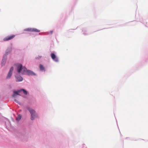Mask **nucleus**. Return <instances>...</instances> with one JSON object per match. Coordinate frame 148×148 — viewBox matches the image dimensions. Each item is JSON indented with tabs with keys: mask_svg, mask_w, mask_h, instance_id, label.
<instances>
[{
	"mask_svg": "<svg viewBox=\"0 0 148 148\" xmlns=\"http://www.w3.org/2000/svg\"><path fill=\"white\" fill-rule=\"evenodd\" d=\"M17 70L18 73H20L21 71H22L23 74L25 72H26L27 74L29 75H36L35 74L30 70H27V68L25 67H23L21 64H18L17 65Z\"/></svg>",
	"mask_w": 148,
	"mask_h": 148,
	"instance_id": "1",
	"label": "nucleus"
},
{
	"mask_svg": "<svg viewBox=\"0 0 148 148\" xmlns=\"http://www.w3.org/2000/svg\"><path fill=\"white\" fill-rule=\"evenodd\" d=\"M27 109L31 114V119L32 120H34L36 117H37V114L36 113V111L34 110L29 107L27 108Z\"/></svg>",
	"mask_w": 148,
	"mask_h": 148,
	"instance_id": "2",
	"label": "nucleus"
},
{
	"mask_svg": "<svg viewBox=\"0 0 148 148\" xmlns=\"http://www.w3.org/2000/svg\"><path fill=\"white\" fill-rule=\"evenodd\" d=\"M25 31H28L29 32H39L40 30L36 28H27L24 30Z\"/></svg>",
	"mask_w": 148,
	"mask_h": 148,
	"instance_id": "3",
	"label": "nucleus"
},
{
	"mask_svg": "<svg viewBox=\"0 0 148 148\" xmlns=\"http://www.w3.org/2000/svg\"><path fill=\"white\" fill-rule=\"evenodd\" d=\"M15 37V35H12L10 36H8L6 37H5L3 39V40L4 41H8L10 40H11Z\"/></svg>",
	"mask_w": 148,
	"mask_h": 148,
	"instance_id": "4",
	"label": "nucleus"
},
{
	"mask_svg": "<svg viewBox=\"0 0 148 148\" xmlns=\"http://www.w3.org/2000/svg\"><path fill=\"white\" fill-rule=\"evenodd\" d=\"M51 56L53 60L56 62H58L59 61L58 58L53 53L51 54Z\"/></svg>",
	"mask_w": 148,
	"mask_h": 148,
	"instance_id": "5",
	"label": "nucleus"
},
{
	"mask_svg": "<svg viewBox=\"0 0 148 148\" xmlns=\"http://www.w3.org/2000/svg\"><path fill=\"white\" fill-rule=\"evenodd\" d=\"M14 68L13 67H12L9 71L8 75L7 77V78H10L12 76V72L13 71Z\"/></svg>",
	"mask_w": 148,
	"mask_h": 148,
	"instance_id": "6",
	"label": "nucleus"
},
{
	"mask_svg": "<svg viewBox=\"0 0 148 148\" xmlns=\"http://www.w3.org/2000/svg\"><path fill=\"white\" fill-rule=\"evenodd\" d=\"M7 54H8L6 53V54H5V55L3 56L1 63V65L2 66H4L5 63V61L7 58L6 55Z\"/></svg>",
	"mask_w": 148,
	"mask_h": 148,
	"instance_id": "7",
	"label": "nucleus"
},
{
	"mask_svg": "<svg viewBox=\"0 0 148 148\" xmlns=\"http://www.w3.org/2000/svg\"><path fill=\"white\" fill-rule=\"evenodd\" d=\"M16 82L21 81L23 80V77L20 76L16 77Z\"/></svg>",
	"mask_w": 148,
	"mask_h": 148,
	"instance_id": "8",
	"label": "nucleus"
},
{
	"mask_svg": "<svg viewBox=\"0 0 148 148\" xmlns=\"http://www.w3.org/2000/svg\"><path fill=\"white\" fill-rule=\"evenodd\" d=\"M21 91V90H18L17 91H15L14 92V94L12 95V97H15V95H20L19 94Z\"/></svg>",
	"mask_w": 148,
	"mask_h": 148,
	"instance_id": "9",
	"label": "nucleus"
},
{
	"mask_svg": "<svg viewBox=\"0 0 148 148\" xmlns=\"http://www.w3.org/2000/svg\"><path fill=\"white\" fill-rule=\"evenodd\" d=\"M40 70L41 71H44L45 70V68L44 66L41 64L40 65Z\"/></svg>",
	"mask_w": 148,
	"mask_h": 148,
	"instance_id": "10",
	"label": "nucleus"
},
{
	"mask_svg": "<svg viewBox=\"0 0 148 148\" xmlns=\"http://www.w3.org/2000/svg\"><path fill=\"white\" fill-rule=\"evenodd\" d=\"M21 90V91H23V93L25 95H27V92L24 89H22L21 90Z\"/></svg>",
	"mask_w": 148,
	"mask_h": 148,
	"instance_id": "11",
	"label": "nucleus"
},
{
	"mask_svg": "<svg viewBox=\"0 0 148 148\" xmlns=\"http://www.w3.org/2000/svg\"><path fill=\"white\" fill-rule=\"evenodd\" d=\"M21 118V115H18V116L16 118V120L18 121H19Z\"/></svg>",
	"mask_w": 148,
	"mask_h": 148,
	"instance_id": "12",
	"label": "nucleus"
},
{
	"mask_svg": "<svg viewBox=\"0 0 148 148\" xmlns=\"http://www.w3.org/2000/svg\"><path fill=\"white\" fill-rule=\"evenodd\" d=\"M42 57L41 56H38V57L36 58V59H40Z\"/></svg>",
	"mask_w": 148,
	"mask_h": 148,
	"instance_id": "13",
	"label": "nucleus"
},
{
	"mask_svg": "<svg viewBox=\"0 0 148 148\" xmlns=\"http://www.w3.org/2000/svg\"><path fill=\"white\" fill-rule=\"evenodd\" d=\"M15 101L16 102H17V103H18V104H20L19 103V102L17 100H15Z\"/></svg>",
	"mask_w": 148,
	"mask_h": 148,
	"instance_id": "14",
	"label": "nucleus"
},
{
	"mask_svg": "<svg viewBox=\"0 0 148 148\" xmlns=\"http://www.w3.org/2000/svg\"><path fill=\"white\" fill-rule=\"evenodd\" d=\"M53 32V31H50V32L51 34H52Z\"/></svg>",
	"mask_w": 148,
	"mask_h": 148,
	"instance_id": "15",
	"label": "nucleus"
}]
</instances>
